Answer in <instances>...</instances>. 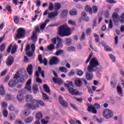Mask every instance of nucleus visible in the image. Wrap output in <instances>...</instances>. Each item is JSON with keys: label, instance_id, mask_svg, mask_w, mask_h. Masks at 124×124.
<instances>
[{"label": "nucleus", "instance_id": "nucleus-15", "mask_svg": "<svg viewBox=\"0 0 124 124\" xmlns=\"http://www.w3.org/2000/svg\"><path fill=\"white\" fill-rule=\"evenodd\" d=\"M58 15H59V12H52L48 14V18H49V19H54V18H56Z\"/></svg>", "mask_w": 124, "mask_h": 124}, {"label": "nucleus", "instance_id": "nucleus-35", "mask_svg": "<svg viewBox=\"0 0 124 124\" xmlns=\"http://www.w3.org/2000/svg\"><path fill=\"white\" fill-rule=\"evenodd\" d=\"M43 117V115H42V113L40 112H38L36 114V118L37 120H40V119H42Z\"/></svg>", "mask_w": 124, "mask_h": 124}, {"label": "nucleus", "instance_id": "nucleus-16", "mask_svg": "<svg viewBox=\"0 0 124 124\" xmlns=\"http://www.w3.org/2000/svg\"><path fill=\"white\" fill-rule=\"evenodd\" d=\"M63 45H62V40L61 37H57V44L56 45L57 48H62Z\"/></svg>", "mask_w": 124, "mask_h": 124}, {"label": "nucleus", "instance_id": "nucleus-32", "mask_svg": "<svg viewBox=\"0 0 124 124\" xmlns=\"http://www.w3.org/2000/svg\"><path fill=\"white\" fill-rule=\"evenodd\" d=\"M59 70L61 71V72H64V73H67V69L65 67H61L59 68Z\"/></svg>", "mask_w": 124, "mask_h": 124}, {"label": "nucleus", "instance_id": "nucleus-50", "mask_svg": "<svg viewBox=\"0 0 124 124\" xmlns=\"http://www.w3.org/2000/svg\"><path fill=\"white\" fill-rule=\"evenodd\" d=\"M92 33V29L91 28H88L86 29V34L87 35H91Z\"/></svg>", "mask_w": 124, "mask_h": 124}, {"label": "nucleus", "instance_id": "nucleus-41", "mask_svg": "<svg viewBox=\"0 0 124 124\" xmlns=\"http://www.w3.org/2000/svg\"><path fill=\"white\" fill-rule=\"evenodd\" d=\"M117 90L120 94H122L123 93V90H122V87H121V86H118L117 87Z\"/></svg>", "mask_w": 124, "mask_h": 124}, {"label": "nucleus", "instance_id": "nucleus-24", "mask_svg": "<svg viewBox=\"0 0 124 124\" xmlns=\"http://www.w3.org/2000/svg\"><path fill=\"white\" fill-rule=\"evenodd\" d=\"M85 11L89 12L90 14H93V9L90 6L87 5L85 7Z\"/></svg>", "mask_w": 124, "mask_h": 124}, {"label": "nucleus", "instance_id": "nucleus-40", "mask_svg": "<svg viewBox=\"0 0 124 124\" xmlns=\"http://www.w3.org/2000/svg\"><path fill=\"white\" fill-rule=\"evenodd\" d=\"M17 48L18 47L16 46H14L12 49V54H15L16 53V51H17Z\"/></svg>", "mask_w": 124, "mask_h": 124}, {"label": "nucleus", "instance_id": "nucleus-27", "mask_svg": "<svg viewBox=\"0 0 124 124\" xmlns=\"http://www.w3.org/2000/svg\"><path fill=\"white\" fill-rule=\"evenodd\" d=\"M54 7L55 8V10H56V12H58V10H60V9H61V7H62V6L59 3H56L54 4Z\"/></svg>", "mask_w": 124, "mask_h": 124}, {"label": "nucleus", "instance_id": "nucleus-36", "mask_svg": "<svg viewBox=\"0 0 124 124\" xmlns=\"http://www.w3.org/2000/svg\"><path fill=\"white\" fill-rule=\"evenodd\" d=\"M43 93V100H44V101H46V100H48L49 99V96L44 93Z\"/></svg>", "mask_w": 124, "mask_h": 124}, {"label": "nucleus", "instance_id": "nucleus-49", "mask_svg": "<svg viewBox=\"0 0 124 124\" xmlns=\"http://www.w3.org/2000/svg\"><path fill=\"white\" fill-rule=\"evenodd\" d=\"M5 8L9 12H12V7H11V6L7 5L6 6Z\"/></svg>", "mask_w": 124, "mask_h": 124}, {"label": "nucleus", "instance_id": "nucleus-22", "mask_svg": "<svg viewBox=\"0 0 124 124\" xmlns=\"http://www.w3.org/2000/svg\"><path fill=\"white\" fill-rule=\"evenodd\" d=\"M27 72L29 75L32 74V65H29L27 68Z\"/></svg>", "mask_w": 124, "mask_h": 124}, {"label": "nucleus", "instance_id": "nucleus-54", "mask_svg": "<svg viewBox=\"0 0 124 124\" xmlns=\"http://www.w3.org/2000/svg\"><path fill=\"white\" fill-rule=\"evenodd\" d=\"M110 84L112 87L116 88V86H117L116 81L113 80V81H111Z\"/></svg>", "mask_w": 124, "mask_h": 124}, {"label": "nucleus", "instance_id": "nucleus-10", "mask_svg": "<svg viewBox=\"0 0 124 124\" xmlns=\"http://www.w3.org/2000/svg\"><path fill=\"white\" fill-rule=\"evenodd\" d=\"M35 32H33L31 37V40H32L33 43H35L37 41V36L36 35V33L39 32L40 31V29H39V26H36L35 29Z\"/></svg>", "mask_w": 124, "mask_h": 124}, {"label": "nucleus", "instance_id": "nucleus-2", "mask_svg": "<svg viewBox=\"0 0 124 124\" xmlns=\"http://www.w3.org/2000/svg\"><path fill=\"white\" fill-rule=\"evenodd\" d=\"M99 64L98 62V60L96 59L95 58H93L91 60L89 65L87 68V70L88 71V73L86 74V79L91 81L93 78V72H94V71L96 69V66Z\"/></svg>", "mask_w": 124, "mask_h": 124}, {"label": "nucleus", "instance_id": "nucleus-9", "mask_svg": "<svg viewBox=\"0 0 124 124\" xmlns=\"http://www.w3.org/2000/svg\"><path fill=\"white\" fill-rule=\"evenodd\" d=\"M103 115L106 119H110L113 117V112L108 109H106L104 110Z\"/></svg>", "mask_w": 124, "mask_h": 124}, {"label": "nucleus", "instance_id": "nucleus-30", "mask_svg": "<svg viewBox=\"0 0 124 124\" xmlns=\"http://www.w3.org/2000/svg\"><path fill=\"white\" fill-rule=\"evenodd\" d=\"M31 114V111H30V108H26L23 111L24 116H29Z\"/></svg>", "mask_w": 124, "mask_h": 124}, {"label": "nucleus", "instance_id": "nucleus-13", "mask_svg": "<svg viewBox=\"0 0 124 124\" xmlns=\"http://www.w3.org/2000/svg\"><path fill=\"white\" fill-rule=\"evenodd\" d=\"M58 62H59V58L56 56H53L50 60L49 64L50 65L58 64Z\"/></svg>", "mask_w": 124, "mask_h": 124}, {"label": "nucleus", "instance_id": "nucleus-34", "mask_svg": "<svg viewBox=\"0 0 124 124\" xmlns=\"http://www.w3.org/2000/svg\"><path fill=\"white\" fill-rule=\"evenodd\" d=\"M34 93H38V87L36 85H34L32 87Z\"/></svg>", "mask_w": 124, "mask_h": 124}, {"label": "nucleus", "instance_id": "nucleus-53", "mask_svg": "<svg viewBox=\"0 0 124 124\" xmlns=\"http://www.w3.org/2000/svg\"><path fill=\"white\" fill-rule=\"evenodd\" d=\"M68 23L69 25H72V26H74L75 25H76V23L75 22V21H73L71 19H69L68 21Z\"/></svg>", "mask_w": 124, "mask_h": 124}, {"label": "nucleus", "instance_id": "nucleus-39", "mask_svg": "<svg viewBox=\"0 0 124 124\" xmlns=\"http://www.w3.org/2000/svg\"><path fill=\"white\" fill-rule=\"evenodd\" d=\"M67 50L69 52H75V51H76L75 47L74 46H69L68 47Z\"/></svg>", "mask_w": 124, "mask_h": 124}, {"label": "nucleus", "instance_id": "nucleus-33", "mask_svg": "<svg viewBox=\"0 0 124 124\" xmlns=\"http://www.w3.org/2000/svg\"><path fill=\"white\" fill-rule=\"evenodd\" d=\"M16 98L19 102H21V101H23V100H24V97L21 94L17 95Z\"/></svg>", "mask_w": 124, "mask_h": 124}, {"label": "nucleus", "instance_id": "nucleus-25", "mask_svg": "<svg viewBox=\"0 0 124 124\" xmlns=\"http://www.w3.org/2000/svg\"><path fill=\"white\" fill-rule=\"evenodd\" d=\"M64 54V51H63V50L60 49L59 50H57L56 53H55V56H61V55H63Z\"/></svg>", "mask_w": 124, "mask_h": 124}, {"label": "nucleus", "instance_id": "nucleus-14", "mask_svg": "<svg viewBox=\"0 0 124 124\" xmlns=\"http://www.w3.org/2000/svg\"><path fill=\"white\" fill-rule=\"evenodd\" d=\"M119 18V15L117 14V13H114L112 15V20L116 26H118V18Z\"/></svg>", "mask_w": 124, "mask_h": 124}, {"label": "nucleus", "instance_id": "nucleus-52", "mask_svg": "<svg viewBox=\"0 0 124 124\" xmlns=\"http://www.w3.org/2000/svg\"><path fill=\"white\" fill-rule=\"evenodd\" d=\"M3 114L5 118H6L8 116V111L6 109H4L3 111Z\"/></svg>", "mask_w": 124, "mask_h": 124}, {"label": "nucleus", "instance_id": "nucleus-18", "mask_svg": "<svg viewBox=\"0 0 124 124\" xmlns=\"http://www.w3.org/2000/svg\"><path fill=\"white\" fill-rule=\"evenodd\" d=\"M53 81L56 84L61 85L62 84V80L61 78H53Z\"/></svg>", "mask_w": 124, "mask_h": 124}, {"label": "nucleus", "instance_id": "nucleus-62", "mask_svg": "<svg viewBox=\"0 0 124 124\" xmlns=\"http://www.w3.org/2000/svg\"><path fill=\"white\" fill-rule=\"evenodd\" d=\"M6 99H7V100H11V95L7 94L6 95Z\"/></svg>", "mask_w": 124, "mask_h": 124}, {"label": "nucleus", "instance_id": "nucleus-44", "mask_svg": "<svg viewBox=\"0 0 124 124\" xmlns=\"http://www.w3.org/2000/svg\"><path fill=\"white\" fill-rule=\"evenodd\" d=\"M48 118L47 119H43L41 121V123L42 124H47L48 123H49V121H48Z\"/></svg>", "mask_w": 124, "mask_h": 124}, {"label": "nucleus", "instance_id": "nucleus-64", "mask_svg": "<svg viewBox=\"0 0 124 124\" xmlns=\"http://www.w3.org/2000/svg\"><path fill=\"white\" fill-rule=\"evenodd\" d=\"M16 124H24L22 121H21L20 120H17L15 122Z\"/></svg>", "mask_w": 124, "mask_h": 124}, {"label": "nucleus", "instance_id": "nucleus-23", "mask_svg": "<svg viewBox=\"0 0 124 124\" xmlns=\"http://www.w3.org/2000/svg\"><path fill=\"white\" fill-rule=\"evenodd\" d=\"M0 94L1 95H4L5 94V91H4V86L3 85L0 86Z\"/></svg>", "mask_w": 124, "mask_h": 124}, {"label": "nucleus", "instance_id": "nucleus-4", "mask_svg": "<svg viewBox=\"0 0 124 124\" xmlns=\"http://www.w3.org/2000/svg\"><path fill=\"white\" fill-rule=\"evenodd\" d=\"M58 34L61 37L70 35V29L67 26L63 25L58 28Z\"/></svg>", "mask_w": 124, "mask_h": 124}, {"label": "nucleus", "instance_id": "nucleus-60", "mask_svg": "<svg viewBox=\"0 0 124 124\" xmlns=\"http://www.w3.org/2000/svg\"><path fill=\"white\" fill-rule=\"evenodd\" d=\"M38 60H39V61L40 62V63H43V59H42V55H39Z\"/></svg>", "mask_w": 124, "mask_h": 124}, {"label": "nucleus", "instance_id": "nucleus-31", "mask_svg": "<svg viewBox=\"0 0 124 124\" xmlns=\"http://www.w3.org/2000/svg\"><path fill=\"white\" fill-rule=\"evenodd\" d=\"M93 119L96 122H98V124H101L102 123V119L98 118L97 117H96V116H94Z\"/></svg>", "mask_w": 124, "mask_h": 124}, {"label": "nucleus", "instance_id": "nucleus-55", "mask_svg": "<svg viewBox=\"0 0 124 124\" xmlns=\"http://www.w3.org/2000/svg\"><path fill=\"white\" fill-rule=\"evenodd\" d=\"M97 10H98V8L96 6H93V13L95 14L97 12Z\"/></svg>", "mask_w": 124, "mask_h": 124}, {"label": "nucleus", "instance_id": "nucleus-38", "mask_svg": "<svg viewBox=\"0 0 124 124\" xmlns=\"http://www.w3.org/2000/svg\"><path fill=\"white\" fill-rule=\"evenodd\" d=\"M119 21L121 24H124V14L122 13L121 16L119 18Z\"/></svg>", "mask_w": 124, "mask_h": 124}, {"label": "nucleus", "instance_id": "nucleus-42", "mask_svg": "<svg viewBox=\"0 0 124 124\" xmlns=\"http://www.w3.org/2000/svg\"><path fill=\"white\" fill-rule=\"evenodd\" d=\"M109 56L113 62H116V58L115 56H114V55L112 54H109Z\"/></svg>", "mask_w": 124, "mask_h": 124}, {"label": "nucleus", "instance_id": "nucleus-43", "mask_svg": "<svg viewBox=\"0 0 124 124\" xmlns=\"http://www.w3.org/2000/svg\"><path fill=\"white\" fill-rule=\"evenodd\" d=\"M62 16H67V14H68V11L67 10H63L62 12Z\"/></svg>", "mask_w": 124, "mask_h": 124}, {"label": "nucleus", "instance_id": "nucleus-45", "mask_svg": "<svg viewBox=\"0 0 124 124\" xmlns=\"http://www.w3.org/2000/svg\"><path fill=\"white\" fill-rule=\"evenodd\" d=\"M48 9L50 11H52L54 10V5L51 2L49 3V5L48 6Z\"/></svg>", "mask_w": 124, "mask_h": 124}, {"label": "nucleus", "instance_id": "nucleus-63", "mask_svg": "<svg viewBox=\"0 0 124 124\" xmlns=\"http://www.w3.org/2000/svg\"><path fill=\"white\" fill-rule=\"evenodd\" d=\"M70 105L72 108H73L76 111H77V108H76V107L74 104L72 103H70Z\"/></svg>", "mask_w": 124, "mask_h": 124}, {"label": "nucleus", "instance_id": "nucleus-8", "mask_svg": "<svg viewBox=\"0 0 124 124\" xmlns=\"http://www.w3.org/2000/svg\"><path fill=\"white\" fill-rule=\"evenodd\" d=\"M26 34V30L24 28H19L17 30V38H23Z\"/></svg>", "mask_w": 124, "mask_h": 124}, {"label": "nucleus", "instance_id": "nucleus-47", "mask_svg": "<svg viewBox=\"0 0 124 124\" xmlns=\"http://www.w3.org/2000/svg\"><path fill=\"white\" fill-rule=\"evenodd\" d=\"M70 15H77V11L76 10H72L70 11Z\"/></svg>", "mask_w": 124, "mask_h": 124}, {"label": "nucleus", "instance_id": "nucleus-59", "mask_svg": "<svg viewBox=\"0 0 124 124\" xmlns=\"http://www.w3.org/2000/svg\"><path fill=\"white\" fill-rule=\"evenodd\" d=\"M2 108H5L7 107V103L3 102L1 104Z\"/></svg>", "mask_w": 124, "mask_h": 124}, {"label": "nucleus", "instance_id": "nucleus-28", "mask_svg": "<svg viewBox=\"0 0 124 124\" xmlns=\"http://www.w3.org/2000/svg\"><path fill=\"white\" fill-rule=\"evenodd\" d=\"M44 89L45 90L46 93H50V88L47 85V84H44L43 86Z\"/></svg>", "mask_w": 124, "mask_h": 124}, {"label": "nucleus", "instance_id": "nucleus-46", "mask_svg": "<svg viewBox=\"0 0 124 124\" xmlns=\"http://www.w3.org/2000/svg\"><path fill=\"white\" fill-rule=\"evenodd\" d=\"M93 36L95 37V40L96 42H98V41H99V36H98V35L96 33H93Z\"/></svg>", "mask_w": 124, "mask_h": 124}, {"label": "nucleus", "instance_id": "nucleus-3", "mask_svg": "<svg viewBox=\"0 0 124 124\" xmlns=\"http://www.w3.org/2000/svg\"><path fill=\"white\" fill-rule=\"evenodd\" d=\"M26 101H27V102L30 101V103H31V104L28 103L26 105V106L27 108H29V109L36 110V109L39 107V105H38L37 101L36 100L32 99V96L31 95H27Z\"/></svg>", "mask_w": 124, "mask_h": 124}, {"label": "nucleus", "instance_id": "nucleus-61", "mask_svg": "<svg viewBox=\"0 0 124 124\" xmlns=\"http://www.w3.org/2000/svg\"><path fill=\"white\" fill-rule=\"evenodd\" d=\"M106 2H108V3H116L117 2L114 0H107Z\"/></svg>", "mask_w": 124, "mask_h": 124}, {"label": "nucleus", "instance_id": "nucleus-57", "mask_svg": "<svg viewBox=\"0 0 124 124\" xmlns=\"http://www.w3.org/2000/svg\"><path fill=\"white\" fill-rule=\"evenodd\" d=\"M4 49H5V44H2L0 46V50L2 52V51L4 50Z\"/></svg>", "mask_w": 124, "mask_h": 124}, {"label": "nucleus", "instance_id": "nucleus-51", "mask_svg": "<svg viewBox=\"0 0 124 124\" xmlns=\"http://www.w3.org/2000/svg\"><path fill=\"white\" fill-rule=\"evenodd\" d=\"M14 20L15 24H18V23H19V17H18V16H15Z\"/></svg>", "mask_w": 124, "mask_h": 124}, {"label": "nucleus", "instance_id": "nucleus-20", "mask_svg": "<svg viewBox=\"0 0 124 124\" xmlns=\"http://www.w3.org/2000/svg\"><path fill=\"white\" fill-rule=\"evenodd\" d=\"M49 22H50V19H47L44 23L42 24L40 26V28L41 31H44V29H45V27H46V26L47 25V23H49Z\"/></svg>", "mask_w": 124, "mask_h": 124}, {"label": "nucleus", "instance_id": "nucleus-26", "mask_svg": "<svg viewBox=\"0 0 124 124\" xmlns=\"http://www.w3.org/2000/svg\"><path fill=\"white\" fill-rule=\"evenodd\" d=\"M32 121H33V117L31 116H30L25 119V122L26 124H30V123H31Z\"/></svg>", "mask_w": 124, "mask_h": 124}, {"label": "nucleus", "instance_id": "nucleus-37", "mask_svg": "<svg viewBox=\"0 0 124 124\" xmlns=\"http://www.w3.org/2000/svg\"><path fill=\"white\" fill-rule=\"evenodd\" d=\"M104 49H105V51H106V52H111V51H113V48H112L111 47H110L108 46H107L105 47Z\"/></svg>", "mask_w": 124, "mask_h": 124}, {"label": "nucleus", "instance_id": "nucleus-6", "mask_svg": "<svg viewBox=\"0 0 124 124\" xmlns=\"http://www.w3.org/2000/svg\"><path fill=\"white\" fill-rule=\"evenodd\" d=\"M100 105L98 103H95L93 106L90 105L88 107V111L89 112H92L93 114H96L97 111L95 109H99Z\"/></svg>", "mask_w": 124, "mask_h": 124}, {"label": "nucleus", "instance_id": "nucleus-48", "mask_svg": "<svg viewBox=\"0 0 124 124\" xmlns=\"http://www.w3.org/2000/svg\"><path fill=\"white\" fill-rule=\"evenodd\" d=\"M9 110H10V111H15V107L14 106H13V105L11 104L9 106Z\"/></svg>", "mask_w": 124, "mask_h": 124}, {"label": "nucleus", "instance_id": "nucleus-7", "mask_svg": "<svg viewBox=\"0 0 124 124\" xmlns=\"http://www.w3.org/2000/svg\"><path fill=\"white\" fill-rule=\"evenodd\" d=\"M65 86L67 88L68 90L69 91V93L72 94V95H78L79 94V91L76 89H74V88L70 87L68 84H65Z\"/></svg>", "mask_w": 124, "mask_h": 124}, {"label": "nucleus", "instance_id": "nucleus-12", "mask_svg": "<svg viewBox=\"0 0 124 124\" xmlns=\"http://www.w3.org/2000/svg\"><path fill=\"white\" fill-rule=\"evenodd\" d=\"M31 51H28L26 54L28 57H32L34 51H35V45L34 44H32L31 45Z\"/></svg>", "mask_w": 124, "mask_h": 124}, {"label": "nucleus", "instance_id": "nucleus-58", "mask_svg": "<svg viewBox=\"0 0 124 124\" xmlns=\"http://www.w3.org/2000/svg\"><path fill=\"white\" fill-rule=\"evenodd\" d=\"M58 37L56 38H53L51 39V42L53 44H56L57 43V40H58Z\"/></svg>", "mask_w": 124, "mask_h": 124}, {"label": "nucleus", "instance_id": "nucleus-19", "mask_svg": "<svg viewBox=\"0 0 124 124\" xmlns=\"http://www.w3.org/2000/svg\"><path fill=\"white\" fill-rule=\"evenodd\" d=\"M75 85L77 87L80 88V87H82V80L81 78H77L75 81Z\"/></svg>", "mask_w": 124, "mask_h": 124}, {"label": "nucleus", "instance_id": "nucleus-11", "mask_svg": "<svg viewBox=\"0 0 124 124\" xmlns=\"http://www.w3.org/2000/svg\"><path fill=\"white\" fill-rule=\"evenodd\" d=\"M59 100L60 104H61L62 107H64V108H67V107H68V103H67V102H66V101L63 99L62 96H60L59 98Z\"/></svg>", "mask_w": 124, "mask_h": 124}, {"label": "nucleus", "instance_id": "nucleus-29", "mask_svg": "<svg viewBox=\"0 0 124 124\" xmlns=\"http://www.w3.org/2000/svg\"><path fill=\"white\" fill-rule=\"evenodd\" d=\"M55 45L53 44H51L47 46V49L49 51H53L55 49Z\"/></svg>", "mask_w": 124, "mask_h": 124}, {"label": "nucleus", "instance_id": "nucleus-5", "mask_svg": "<svg viewBox=\"0 0 124 124\" xmlns=\"http://www.w3.org/2000/svg\"><path fill=\"white\" fill-rule=\"evenodd\" d=\"M31 78H30L29 80L27 82L26 86L24 89L21 91V93L22 94H25V93H27L28 92L29 93H31Z\"/></svg>", "mask_w": 124, "mask_h": 124}, {"label": "nucleus", "instance_id": "nucleus-21", "mask_svg": "<svg viewBox=\"0 0 124 124\" xmlns=\"http://www.w3.org/2000/svg\"><path fill=\"white\" fill-rule=\"evenodd\" d=\"M81 16L84 21H85L86 22H89V21H90V17L87 16V14H86V13L85 12H82Z\"/></svg>", "mask_w": 124, "mask_h": 124}, {"label": "nucleus", "instance_id": "nucleus-56", "mask_svg": "<svg viewBox=\"0 0 124 124\" xmlns=\"http://www.w3.org/2000/svg\"><path fill=\"white\" fill-rule=\"evenodd\" d=\"M66 44L67 45H70L71 44V39L70 38H68L66 40Z\"/></svg>", "mask_w": 124, "mask_h": 124}, {"label": "nucleus", "instance_id": "nucleus-17", "mask_svg": "<svg viewBox=\"0 0 124 124\" xmlns=\"http://www.w3.org/2000/svg\"><path fill=\"white\" fill-rule=\"evenodd\" d=\"M13 62H14V58L12 56L9 57L7 62V65L10 66L13 64Z\"/></svg>", "mask_w": 124, "mask_h": 124}, {"label": "nucleus", "instance_id": "nucleus-1", "mask_svg": "<svg viewBox=\"0 0 124 124\" xmlns=\"http://www.w3.org/2000/svg\"><path fill=\"white\" fill-rule=\"evenodd\" d=\"M25 77H26V72L24 70H19L14 76L13 79L9 82V87L14 88L18 82L24 83L25 82Z\"/></svg>", "mask_w": 124, "mask_h": 124}]
</instances>
